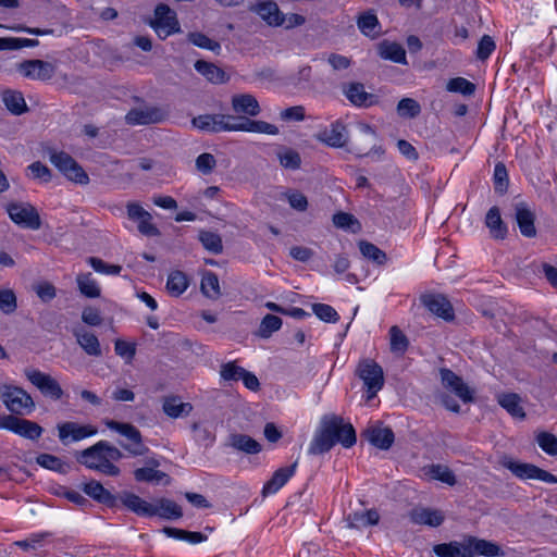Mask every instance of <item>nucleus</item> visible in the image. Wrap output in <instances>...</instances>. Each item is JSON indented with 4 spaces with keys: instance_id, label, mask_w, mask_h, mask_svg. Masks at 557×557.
<instances>
[{
    "instance_id": "obj_1",
    "label": "nucleus",
    "mask_w": 557,
    "mask_h": 557,
    "mask_svg": "<svg viewBox=\"0 0 557 557\" xmlns=\"http://www.w3.org/2000/svg\"><path fill=\"white\" fill-rule=\"evenodd\" d=\"M357 437L354 426L346 423L344 419L336 414L324 416L320 428L314 434L308 453L310 455H322L339 443L349 448L356 444Z\"/></svg>"
},
{
    "instance_id": "obj_2",
    "label": "nucleus",
    "mask_w": 557,
    "mask_h": 557,
    "mask_svg": "<svg viewBox=\"0 0 557 557\" xmlns=\"http://www.w3.org/2000/svg\"><path fill=\"white\" fill-rule=\"evenodd\" d=\"M122 451L107 441H99L92 446L77 454L76 460L88 469L98 471L106 475L117 476L120 468L112 461L122 459Z\"/></svg>"
},
{
    "instance_id": "obj_3",
    "label": "nucleus",
    "mask_w": 557,
    "mask_h": 557,
    "mask_svg": "<svg viewBox=\"0 0 557 557\" xmlns=\"http://www.w3.org/2000/svg\"><path fill=\"white\" fill-rule=\"evenodd\" d=\"M108 429L120 433L129 443L120 442V446L131 456H144L149 448L144 444L140 431L131 423L119 422L115 420L106 421Z\"/></svg>"
},
{
    "instance_id": "obj_4",
    "label": "nucleus",
    "mask_w": 557,
    "mask_h": 557,
    "mask_svg": "<svg viewBox=\"0 0 557 557\" xmlns=\"http://www.w3.org/2000/svg\"><path fill=\"white\" fill-rule=\"evenodd\" d=\"M1 398L13 416L30 413L36 406L33 397L18 386L5 385Z\"/></svg>"
},
{
    "instance_id": "obj_5",
    "label": "nucleus",
    "mask_w": 557,
    "mask_h": 557,
    "mask_svg": "<svg viewBox=\"0 0 557 557\" xmlns=\"http://www.w3.org/2000/svg\"><path fill=\"white\" fill-rule=\"evenodd\" d=\"M356 374L363 381L367 387L368 399L375 397L384 385L383 369L374 360H361L357 367Z\"/></svg>"
},
{
    "instance_id": "obj_6",
    "label": "nucleus",
    "mask_w": 557,
    "mask_h": 557,
    "mask_svg": "<svg viewBox=\"0 0 557 557\" xmlns=\"http://www.w3.org/2000/svg\"><path fill=\"white\" fill-rule=\"evenodd\" d=\"M191 123L209 133L238 132V117L230 114H202L194 117Z\"/></svg>"
},
{
    "instance_id": "obj_7",
    "label": "nucleus",
    "mask_w": 557,
    "mask_h": 557,
    "mask_svg": "<svg viewBox=\"0 0 557 557\" xmlns=\"http://www.w3.org/2000/svg\"><path fill=\"white\" fill-rule=\"evenodd\" d=\"M10 219L18 226L37 231L41 227V219L37 209L29 202H11L7 206Z\"/></svg>"
},
{
    "instance_id": "obj_8",
    "label": "nucleus",
    "mask_w": 557,
    "mask_h": 557,
    "mask_svg": "<svg viewBox=\"0 0 557 557\" xmlns=\"http://www.w3.org/2000/svg\"><path fill=\"white\" fill-rule=\"evenodd\" d=\"M150 26L161 39L181 30L175 11L164 3L156 7L154 18L150 22Z\"/></svg>"
},
{
    "instance_id": "obj_9",
    "label": "nucleus",
    "mask_w": 557,
    "mask_h": 557,
    "mask_svg": "<svg viewBox=\"0 0 557 557\" xmlns=\"http://www.w3.org/2000/svg\"><path fill=\"white\" fill-rule=\"evenodd\" d=\"M24 374L27 380L36 386L40 393L53 400L62 398L64 392L61 385L50 374L44 373L37 369L26 368Z\"/></svg>"
},
{
    "instance_id": "obj_10",
    "label": "nucleus",
    "mask_w": 557,
    "mask_h": 557,
    "mask_svg": "<svg viewBox=\"0 0 557 557\" xmlns=\"http://www.w3.org/2000/svg\"><path fill=\"white\" fill-rule=\"evenodd\" d=\"M504 466L512 472L513 475L521 480H540L549 484L557 483V476L543 470L532 463L518 462L508 460L504 462Z\"/></svg>"
},
{
    "instance_id": "obj_11",
    "label": "nucleus",
    "mask_w": 557,
    "mask_h": 557,
    "mask_svg": "<svg viewBox=\"0 0 557 557\" xmlns=\"http://www.w3.org/2000/svg\"><path fill=\"white\" fill-rule=\"evenodd\" d=\"M2 429L32 441L38 440L44 433V429L37 422L22 419L13 414L4 416Z\"/></svg>"
},
{
    "instance_id": "obj_12",
    "label": "nucleus",
    "mask_w": 557,
    "mask_h": 557,
    "mask_svg": "<svg viewBox=\"0 0 557 557\" xmlns=\"http://www.w3.org/2000/svg\"><path fill=\"white\" fill-rule=\"evenodd\" d=\"M127 218L137 223L138 232L148 237L160 235V231L152 223V215L138 202H128L126 205Z\"/></svg>"
},
{
    "instance_id": "obj_13",
    "label": "nucleus",
    "mask_w": 557,
    "mask_h": 557,
    "mask_svg": "<svg viewBox=\"0 0 557 557\" xmlns=\"http://www.w3.org/2000/svg\"><path fill=\"white\" fill-rule=\"evenodd\" d=\"M57 429L59 440L64 445L96 435L98 432L97 428L91 424H79L72 421L59 423Z\"/></svg>"
},
{
    "instance_id": "obj_14",
    "label": "nucleus",
    "mask_w": 557,
    "mask_h": 557,
    "mask_svg": "<svg viewBox=\"0 0 557 557\" xmlns=\"http://www.w3.org/2000/svg\"><path fill=\"white\" fill-rule=\"evenodd\" d=\"M55 65L42 60H26L17 65V71L27 78L49 81L55 74Z\"/></svg>"
},
{
    "instance_id": "obj_15",
    "label": "nucleus",
    "mask_w": 557,
    "mask_h": 557,
    "mask_svg": "<svg viewBox=\"0 0 557 557\" xmlns=\"http://www.w3.org/2000/svg\"><path fill=\"white\" fill-rule=\"evenodd\" d=\"M166 113L158 107H146L131 110L125 119L131 125H148L164 121Z\"/></svg>"
},
{
    "instance_id": "obj_16",
    "label": "nucleus",
    "mask_w": 557,
    "mask_h": 557,
    "mask_svg": "<svg viewBox=\"0 0 557 557\" xmlns=\"http://www.w3.org/2000/svg\"><path fill=\"white\" fill-rule=\"evenodd\" d=\"M421 302L435 315L451 321L455 318L450 301L442 294H428L421 296Z\"/></svg>"
},
{
    "instance_id": "obj_17",
    "label": "nucleus",
    "mask_w": 557,
    "mask_h": 557,
    "mask_svg": "<svg viewBox=\"0 0 557 557\" xmlns=\"http://www.w3.org/2000/svg\"><path fill=\"white\" fill-rule=\"evenodd\" d=\"M441 379L443 385L454 392L463 403L473 400V391L455 372L449 369H442Z\"/></svg>"
},
{
    "instance_id": "obj_18",
    "label": "nucleus",
    "mask_w": 557,
    "mask_h": 557,
    "mask_svg": "<svg viewBox=\"0 0 557 557\" xmlns=\"http://www.w3.org/2000/svg\"><path fill=\"white\" fill-rule=\"evenodd\" d=\"M515 218L520 233L528 238L536 236L535 214L524 201L515 205Z\"/></svg>"
},
{
    "instance_id": "obj_19",
    "label": "nucleus",
    "mask_w": 557,
    "mask_h": 557,
    "mask_svg": "<svg viewBox=\"0 0 557 557\" xmlns=\"http://www.w3.org/2000/svg\"><path fill=\"white\" fill-rule=\"evenodd\" d=\"M346 98L357 107L369 108L377 102L375 95L367 92L361 83H349L343 86Z\"/></svg>"
},
{
    "instance_id": "obj_20",
    "label": "nucleus",
    "mask_w": 557,
    "mask_h": 557,
    "mask_svg": "<svg viewBox=\"0 0 557 557\" xmlns=\"http://www.w3.org/2000/svg\"><path fill=\"white\" fill-rule=\"evenodd\" d=\"M250 10L271 26H282L284 24V14L274 1H259L252 4Z\"/></svg>"
},
{
    "instance_id": "obj_21",
    "label": "nucleus",
    "mask_w": 557,
    "mask_h": 557,
    "mask_svg": "<svg viewBox=\"0 0 557 557\" xmlns=\"http://www.w3.org/2000/svg\"><path fill=\"white\" fill-rule=\"evenodd\" d=\"M317 138L330 147L341 148L346 145L348 135L346 126L341 121H335L330 128L320 132Z\"/></svg>"
},
{
    "instance_id": "obj_22",
    "label": "nucleus",
    "mask_w": 557,
    "mask_h": 557,
    "mask_svg": "<svg viewBox=\"0 0 557 557\" xmlns=\"http://www.w3.org/2000/svg\"><path fill=\"white\" fill-rule=\"evenodd\" d=\"M120 500L128 510L139 517H154L156 511L153 504L146 502L134 493H122L120 495Z\"/></svg>"
},
{
    "instance_id": "obj_23",
    "label": "nucleus",
    "mask_w": 557,
    "mask_h": 557,
    "mask_svg": "<svg viewBox=\"0 0 557 557\" xmlns=\"http://www.w3.org/2000/svg\"><path fill=\"white\" fill-rule=\"evenodd\" d=\"M73 335L86 355L90 357H100L102 355L100 342L92 332L83 327H75L73 329Z\"/></svg>"
},
{
    "instance_id": "obj_24",
    "label": "nucleus",
    "mask_w": 557,
    "mask_h": 557,
    "mask_svg": "<svg viewBox=\"0 0 557 557\" xmlns=\"http://www.w3.org/2000/svg\"><path fill=\"white\" fill-rule=\"evenodd\" d=\"M468 548L470 549L471 556L475 555L484 557H503L505 555L502 547L491 541L478 539L475 536H468Z\"/></svg>"
},
{
    "instance_id": "obj_25",
    "label": "nucleus",
    "mask_w": 557,
    "mask_h": 557,
    "mask_svg": "<svg viewBox=\"0 0 557 557\" xmlns=\"http://www.w3.org/2000/svg\"><path fill=\"white\" fill-rule=\"evenodd\" d=\"M297 468V461L288 467H282L277 469L272 478L264 484L262 488V495L275 494L281 487H283L288 480L295 474Z\"/></svg>"
},
{
    "instance_id": "obj_26",
    "label": "nucleus",
    "mask_w": 557,
    "mask_h": 557,
    "mask_svg": "<svg viewBox=\"0 0 557 557\" xmlns=\"http://www.w3.org/2000/svg\"><path fill=\"white\" fill-rule=\"evenodd\" d=\"M410 520L416 524L440 527L444 522V515L437 509L417 507L409 513Z\"/></svg>"
},
{
    "instance_id": "obj_27",
    "label": "nucleus",
    "mask_w": 557,
    "mask_h": 557,
    "mask_svg": "<svg viewBox=\"0 0 557 557\" xmlns=\"http://www.w3.org/2000/svg\"><path fill=\"white\" fill-rule=\"evenodd\" d=\"M232 108L238 114L257 116L261 109L257 98L250 94L235 95L232 98Z\"/></svg>"
},
{
    "instance_id": "obj_28",
    "label": "nucleus",
    "mask_w": 557,
    "mask_h": 557,
    "mask_svg": "<svg viewBox=\"0 0 557 557\" xmlns=\"http://www.w3.org/2000/svg\"><path fill=\"white\" fill-rule=\"evenodd\" d=\"M433 552L437 557H472L467 537L462 542L436 544L433 546Z\"/></svg>"
},
{
    "instance_id": "obj_29",
    "label": "nucleus",
    "mask_w": 557,
    "mask_h": 557,
    "mask_svg": "<svg viewBox=\"0 0 557 557\" xmlns=\"http://www.w3.org/2000/svg\"><path fill=\"white\" fill-rule=\"evenodd\" d=\"M148 467L138 468L134 471V478L137 482H156L160 483L165 480V484L170 482V478L166 473L156 470L159 467L157 459H149L147 461Z\"/></svg>"
},
{
    "instance_id": "obj_30",
    "label": "nucleus",
    "mask_w": 557,
    "mask_h": 557,
    "mask_svg": "<svg viewBox=\"0 0 557 557\" xmlns=\"http://www.w3.org/2000/svg\"><path fill=\"white\" fill-rule=\"evenodd\" d=\"M194 66L199 74L212 84H223L230 79L228 75L214 63L198 60Z\"/></svg>"
},
{
    "instance_id": "obj_31",
    "label": "nucleus",
    "mask_w": 557,
    "mask_h": 557,
    "mask_svg": "<svg viewBox=\"0 0 557 557\" xmlns=\"http://www.w3.org/2000/svg\"><path fill=\"white\" fill-rule=\"evenodd\" d=\"M364 435L373 446L384 450L388 449L395 440L389 428H369Z\"/></svg>"
},
{
    "instance_id": "obj_32",
    "label": "nucleus",
    "mask_w": 557,
    "mask_h": 557,
    "mask_svg": "<svg viewBox=\"0 0 557 557\" xmlns=\"http://www.w3.org/2000/svg\"><path fill=\"white\" fill-rule=\"evenodd\" d=\"M1 99L5 108L14 115H21L28 110L24 96L18 90L5 89L1 92Z\"/></svg>"
},
{
    "instance_id": "obj_33",
    "label": "nucleus",
    "mask_w": 557,
    "mask_h": 557,
    "mask_svg": "<svg viewBox=\"0 0 557 557\" xmlns=\"http://www.w3.org/2000/svg\"><path fill=\"white\" fill-rule=\"evenodd\" d=\"M162 409L166 416L173 419L188 416L193 410L190 403H183L178 396L164 397Z\"/></svg>"
},
{
    "instance_id": "obj_34",
    "label": "nucleus",
    "mask_w": 557,
    "mask_h": 557,
    "mask_svg": "<svg viewBox=\"0 0 557 557\" xmlns=\"http://www.w3.org/2000/svg\"><path fill=\"white\" fill-rule=\"evenodd\" d=\"M485 224L494 239H504L507 235V226L502 220L500 211L497 207H492L485 216Z\"/></svg>"
},
{
    "instance_id": "obj_35",
    "label": "nucleus",
    "mask_w": 557,
    "mask_h": 557,
    "mask_svg": "<svg viewBox=\"0 0 557 557\" xmlns=\"http://www.w3.org/2000/svg\"><path fill=\"white\" fill-rule=\"evenodd\" d=\"M238 132L277 135L278 128L274 124H270L264 121H255L247 117H238Z\"/></svg>"
},
{
    "instance_id": "obj_36",
    "label": "nucleus",
    "mask_w": 557,
    "mask_h": 557,
    "mask_svg": "<svg viewBox=\"0 0 557 557\" xmlns=\"http://www.w3.org/2000/svg\"><path fill=\"white\" fill-rule=\"evenodd\" d=\"M379 55L384 60L406 64V51L401 45L384 40L379 45Z\"/></svg>"
},
{
    "instance_id": "obj_37",
    "label": "nucleus",
    "mask_w": 557,
    "mask_h": 557,
    "mask_svg": "<svg viewBox=\"0 0 557 557\" xmlns=\"http://www.w3.org/2000/svg\"><path fill=\"white\" fill-rule=\"evenodd\" d=\"M228 441L231 447L245 454L255 455L261 451V445L246 434H231Z\"/></svg>"
},
{
    "instance_id": "obj_38",
    "label": "nucleus",
    "mask_w": 557,
    "mask_h": 557,
    "mask_svg": "<svg viewBox=\"0 0 557 557\" xmlns=\"http://www.w3.org/2000/svg\"><path fill=\"white\" fill-rule=\"evenodd\" d=\"M154 516H159L162 519L175 520L183 517V510L180 505L169 498H159L153 505Z\"/></svg>"
},
{
    "instance_id": "obj_39",
    "label": "nucleus",
    "mask_w": 557,
    "mask_h": 557,
    "mask_svg": "<svg viewBox=\"0 0 557 557\" xmlns=\"http://www.w3.org/2000/svg\"><path fill=\"white\" fill-rule=\"evenodd\" d=\"M84 492L95 500L107 506L115 505V496H113L103 485L98 481H90L84 485Z\"/></svg>"
},
{
    "instance_id": "obj_40",
    "label": "nucleus",
    "mask_w": 557,
    "mask_h": 557,
    "mask_svg": "<svg viewBox=\"0 0 557 557\" xmlns=\"http://www.w3.org/2000/svg\"><path fill=\"white\" fill-rule=\"evenodd\" d=\"M188 286L189 278L184 272L175 270L169 274L165 287L172 297L181 296Z\"/></svg>"
},
{
    "instance_id": "obj_41",
    "label": "nucleus",
    "mask_w": 557,
    "mask_h": 557,
    "mask_svg": "<svg viewBox=\"0 0 557 557\" xmlns=\"http://www.w3.org/2000/svg\"><path fill=\"white\" fill-rule=\"evenodd\" d=\"M357 25L364 36L372 39L379 37L381 34V25L374 13L366 12L361 14L357 20Z\"/></svg>"
},
{
    "instance_id": "obj_42",
    "label": "nucleus",
    "mask_w": 557,
    "mask_h": 557,
    "mask_svg": "<svg viewBox=\"0 0 557 557\" xmlns=\"http://www.w3.org/2000/svg\"><path fill=\"white\" fill-rule=\"evenodd\" d=\"M77 286L79 292L87 298H98L100 297L101 289L96 282V280L91 276V273H83L78 274L76 277Z\"/></svg>"
},
{
    "instance_id": "obj_43",
    "label": "nucleus",
    "mask_w": 557,
    "mask_h": 557,
    "mask_svg": "<svg viewBox=\"0 0 557 557\" xmlns=\"http://www.w3.org/2000/svg\"><path fill=\"white\" fill-rule=\"evenodd\" d=\"M200 288L203 295L210 299H218L221 296L219 277L211 271L202 275Z\"/></svg>"
},
{
    "instance_id": "obj_44",
    "label": "nucleus",
    "mask_w": 557,
    "mask_h": 557,
    "mask_svg": "<svg viewBox=\"0 0 557 557\" xmlns=\"http://www.w3.org/2000/svg\"><path fill=\"white\" fill-rule=\"evenodd\" d=\"M358 246H359V250H360L361 255L364 258L371 260L372 262H374L379 265H383L386 263V261H387L386 253L382 249H380L377 246H375L374 244L367 242V240H360L358 243Z\"/></svg>"
},
{
    "instance_id": "obj_45",
    "label": "nucleus",
    "mask_w": 557,
    "mask_h": 557,
    "mask_svg": "<svg viewBox=\"0 0 557 557\" xmlns=\"http://www.w3.org/2000/svg\"><path fill=\"white\" fill-rule=\"evenodd\" d=\"M163 532L169 537L186 541L190 544H198L207 540V536L201 532H191L172 527H165Z\"/></svg>"
},
{
    "instance_id": "obj_46",
    "label": "nucleus",
    "mask_w": 557,
    "mask_h": 557,
    "mask_svg": "<svg viewBox=\"0 0 557 557\" xmlns=\"http://www.w3.org/2000/svg\"><path fill=\"white\" fill-rule=\"evenodd\" d=\"M499 405L505 408L512 417L524 418L525 413L520 405V397L517 394H503L498 398Z\"/></svg>"
},
{
    "instance_id": "obj_47",
    "label": "nucleus",
    "mask_w": 557,
    "mask_h": 557,
    "mask_svg": "<svg viewBox=\"0 0 557 557\" xmlns=\"http://www.w3.org/2000/svg\"><path fill=\"white\" fill-rule=\"evenodd\" d=\"M389 346L391 351L398 355H404L409 346L407 336L396 325L389 329Z\"/></svg>"
},
{
    "instance_id": "obj_48",
    "label": "nucleus",
    "mask_w": 557,
    "mask_h": 557,
    "mask_svg": "<svg viewBox=\"0 0 557 557\" xmlns=\"http://www.w3.org/2000/svg\"><path fill=\"white\" fill-rule=\"evenodd\" d=\"M36 462L40 467L55 471L58 473H66L69 469V466L59 457L46 453L38 455L36 458Z\"/></svg>"
},
{
    "instance_id": "obj_49",
    "label": "nucleus",
    "mask_w": 557,
    "mask_h": 557,
    "mask_svg": "<svg viewBox=\"0 0 557 557\" xmlns=\"http://www.w3.org/2000/svg\"><path fill=\"white\" fill-rule=\"evenodd\" d=\"M202 246L210 252L219 255L223 250L222 238L218 233L201 231L198 236Z\"/></svg>"
},
{
    "instance_id": "obj_50",
    "label": "nucleus",
    "mask_w": 557,
    "mask_h": 557,
    "mask_svg": "<svg viewBox=\"0 0 557 557\" xmlns=\"http://www.w3.org/2000/svg\"><path fill=\"white\" fill-rule=\"evenodd\" d=\"M333 223L337 228L357 233L361 230L360 222L350 213L337 212L333 215Z\"/></svg>"
},
{
    "instance_id": "obj_51",
    "label": "nucleus",
    "mask_w": 557,
    "mask_h": 557,
    "mask_svg": "<svg viewBox=\"0 0 557 557\" xmlns=\"http://www.w3.org/2000/svg\"><path fill=\"white\" fill-rule=\"evenodd\" d=\"M396 111L400 117L414 119L421 113V106L413 98H403L398 102Z\"/></svg>"
},
{
    "instance_id": "obj_52",
    "label": "nucleus",
    "mask_w": 557,
    "mask_h": 557,
    "mask_svg": "<svg viewBox=\"0 0 557 557\" xmlns=\"http://www.w3.org/2000/svg\"><path fill=\"white\" fill-rule=\"evenodd\" d=\"M282 326V319L274 314H267L259 326L257 335L261 338H269L274 332Z\"/></svg>"
},
{
    "instance_id": "obj_53",
    "label": "nucleus",
    "mask_w": 557,
    "mask_h": 557,
    "mask_svg": "<svg viewBox=\"0 0 557 557\" xmlns=\"http://www.w3.org/2000/svg\"><path fill=\"white\" fill-rule=\"evenodd\" d=\"M426 473L430 474L432 479L438 480L450 486L457 483L454 472L448 467L443 465H432Z\"/></svg>"
},
{
    "instance_id": "obj_54",
    "label": "nucleus",
    "mask_w": 557,
    "mask_h": 557,
    "mask_svg": "<svg viewBox=\"0 0 557 557\" xmlns=\"http://www.w3.org/2000/svg\"><path fill=\"white\" fill-rule=\"evenodd\" d=\"M447 90L450 92H459L463 96H471L475 91V85L463 77L449 79Z\"/></svg>"
},
{
    "instance_id": "obj_55",
    "label": "nucleus",
    "mask_w": 557,
    "mask_h": 557,
    "mask_svg": "<svg viewBox=\"0 0 557 557\" xmlns=\"http://www.w3.org/2000/svg\"><path fill=\"white\" fill-rule=\"evenodd\" d=\"M494 187L495 190L499 194H504L507 191L509 180H508V171L506 165L503 162L496 163L494 168Z\"/></svg>"
},
{
    "instance_id": "obj_56",
    "label": "nucleus",
    "mask_w": 557,
    "mask_h": 557,
    "mask_svg": "<svg viewBox=\"0 0 557 557\" xmlns=\"http://www.w3.org/2000/svg\"><path fill=\"white\" fill-rule=\"evenodd\" d=\"M188 40L199 48L207 49L216 53H219L221 50V45L218 41L209 38L202 33H190L188 35Z\"/></svg>"
},
{
    "instance_id": "obj_57",
    "label": "nucleus",
    "mask_w": 557,
    "mask_h": 557,
    "mask_svg": "<svg viewBox=\"0 0 557 557\" xmlns=\"http://www.w3.org/2000/svg\"><path fill=\"white\" fill-rule=\"evenodd\" d=\"M539 446L549 456H557V437L548 432H541L536 436Z\"/></svg>"
},
{
    "instance_id": "obj_58",
    "label": "nucleus",
    "mask_w": 557,
    "mask_h": 557,
    "mask_svg": "<svg viewBox=\"0 0 557 557\" xmlns=\"http://www.w3.org/2000/svg\"><path fill=\"white\" fill-rule=\"evenodd\" d=\"M49 160L63 175L75 161L69 153L63 151H51Z\"/></svg>"
},
{
    "instance_id": "obj_59",
    "label": "nucleus",
    "mask_w": 557,
    "mask_h": 557,
    "mask_svg": "<svg viewBox=\"0 0 557 557\" xmlns=\"http://www.w3.org/2000/svg\"><path fill=\"white\" fill-rule=\"evenodd\" d=\"M88 263L91 268L99 273L119 275L122 271V267L117 264H108L103 260L97 257H89Z\"/></svg>"
},
{
    "instance_id": "obj_60",
    "label": "nucleus",
    "mask_w": 557,
    "mask_h": 557,
    "mask_svg": "<svg viewBox=\"0 0 557 557\" xmlns=\"http://www.w3.org/2000/svg\"><path fill=\"white\" fill-rule=\"evenodd\" d=\"M245 369L235 362H226L221 366L220 375L224 381L237 382L242 379Z\"/></svg>"
},
{
    "instance_id": "obj_61",
    "label": "nucleus",
    "mask_w": 557,
    "mask_h": 557,
    "mask_svg": "<svg viewBox=\"0 0 557 557\" xmlns=\"http://www.w3.org/2000/svg\"><path fill=\"white\" fill-rule=\"evenodd\" d=\"M312 310L314 314L324 322H336L339 319L336 310L330 305L315 304L312 306Z\"/></svg>"
},
{
    "instance_id": "obj_62",
    "label": "nucleus",
    "mask_w": 557,
    "mask_h": 557,
    "mask_svg": "<svg viewBox=\"0 0 557 557\" xmlns=\"http://www.w3.org/2000/svg\"><path fill=\"white\" fill-rule=\"evenodd\" d=\"M280 163L286 169H298L301 163L300 156L293 149H286L277 154Z\"/></svg>"
},
{
    "instance_id": "obj_63",
    "label": "nucleus",
    "mask_w": 557,
    "mask_h": 557,
    "mask_svg": "<svg viewBox=\"0 0 557 557\" xmlns=\"http://www.w3.org/2000/svg\"><path fill=\"white\" fill-rule=\"evenodd\" d=\"M16 296L14 292L11 289L0 290V310L5 314H10L16 310Z\"/></svg>"
},
{
    "instance_id": "obj_64",
    "label": "nucleus",
    "mask_w": 557,
    "mask_h": 557,
    "mask_svg": "<svg viewBox=\"0 0 557 557\" xmlns=\"http://www.w3.org/2000/svg\"><path fill=\"white\" fill-rule=\"evenodd\" d=\"M64 176L76 184L87 185L89 183L88 174L76 161L69 168Z\"/></svg>"
}]
</instances>
